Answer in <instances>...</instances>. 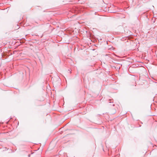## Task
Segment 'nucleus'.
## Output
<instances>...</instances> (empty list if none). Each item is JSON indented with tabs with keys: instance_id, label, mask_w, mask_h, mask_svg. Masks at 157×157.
I'll list each match as a JSON object with an SVG mask.
<instances>
[{
	"instance_id": "f257e3e1",
	"label": "nucleus",
	"mask_w": 157,
	"mask_h": 157,
	"mask_svg": "<svg viewBox=\"0 0 157 157\" xmlns=\"http://www.w3.org/2000/svg\"><path fill=\"white\" fill-rule=\"evenodd\" d=\"M5 150H7L8 149H7V148H6V147H5Z\"/></svg>"
},
{
	"instance_id": "f03ea898",
	"label": "nucleus",
	"mask_w": 157,
	"mask_h": 157,
	"mask_svg": "<svg viewBox=\"0 0 157 157\" xmlns=\"http://www.w3.org/2000/svg\"><path fill=\"white\" fill-rule=\"evenodd\" d=\"M114 105H114V104H113V105H113V106H114Z\"/></svg>"
},
{
	"instance_id": "7ed1b4c3",
	"label": "nucleus",
	"mask_w": 157,
	"mask_h": 157,
	"mask_svg": "<svg viewBox=\"0 0 157 157\" xmlns=\"http://www.w3.org/2000/svg\"><path fill=\"white\" fill-rule=\"evenodd\" d=\"M109 103H111V102H109Z\"/></svg>"
}]
</instances>
